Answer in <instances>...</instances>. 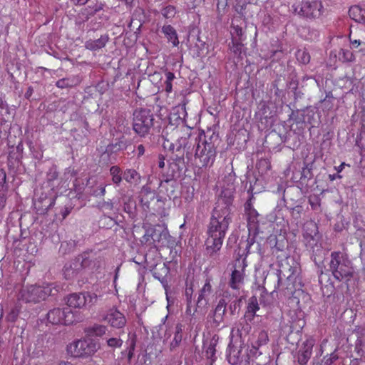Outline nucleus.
<instances>
[{
    "instance_id": "14",
    "label": "nucleus",
    "mask_w": 365,
    "mask_h": 365,
    "mask_svg": "<svg viewBox=\"0 0 365 365\" xmlns=\"http://www.w3.org/2000/svg\"><path fill=\"white\" fill-rule=\"evenodd\" d=\"M314 345V340L309 338L304 341L301 346L299 347V350L294 356L299 364L306 365L307 364L312 356Z\"/></svg>"
},
{
    "instance_id": "62",
    "label": "nucleus",
    "mask_w": 365,
    "mask_h": 365,
    "mask_svg": "<svg viewBox=\"0 0 365 365\" xmlns=\"http://www.w3.org/2000/svg\"><path fill=\"white\" fill-rule=\"evenodd\" d=\"M74 244L73 242H63L61 245L60 252L63 255L73 251Z\"/></svg>"
},
{
    "instance_id": "50",
    "label": "nucleus",
    "mask_w": 365,
    "mask_h": 365,
    "mask_svg": "<svg viewBox=\"0 0 365 365\" xmlns=\"http://www.w3.org/2000/svg\"><path fill=\"white\" fill-rule=\"evenodd\" d=\"M307 230L304 234V237L308 240L309 238V240L316 241V239L314 238L315 236L317 234V226L314 223H309L307 225Z\"/></svg>"
},
{
    "instance_id": "42",
    "label": "nucleus",
    "mask_w": 365,
    "mask_h": 365,
    "mask_svg": "<svg viewBox=\"0 0 365 365\" xmlns=\"http://www.w3.org/2000/svg\"><path fill=\"white\" fill-rule=\"evenodd\" d=\"M182 327L183 326L180 323L176 324L175 328V336L170 343V350L175 349L180 345L182 339Z\"/></svg>"
},
{
    "instance_id": "37",
    "label": "nucleus",
    "mask_w": 365,
    "mask_h": 365,
    "mask_svg": "<svg viewBox=\"0 0 365 365\" xmlns=\"http://www.w3.org/2000/svg\"><path fill=\"white\" fill-rule=\"evenodd\" d=\"M97 16L94 17V19H91L88 23V26H90L91 29L93 31H96L99 29L103 24L108 20V16H107L103 13L97 14Z\"/></svg>"
},
{
    "instance_id": "40",
    "label": "nucleus",
    "mask_w": 365,
    "mask_h": 365,
    "mask_svg": "<svg viewBox=\"0 0 365 365\" xmlns=\"http://www.w3.org/2000/svg\"><path fill=\"white\" fill-rule=\"evenodd\" d=\"M256 168L260 175H264L268 173L271 169V162L267 158H261L256 164Z\"/></svg>"
},
{
    "instance_id": "24",
    "label": "nucleus",
    "mask_w": 365,
    "mask_h": 365,
    "mask_svg": "<svg viewBox=\"0 0 365 365\" xmlns=\"http://www.w3.org/2000/svg\"><path fill=\"white\" fill-rule=\"evenodd\" d=\"M242 348L240 347V349L236 348H232L230 350V353L227 355V361L232 365H237L238 364H242L245 360L246 362L249 360V356L247 354H242Z\"/></svg>"
},
{
    "instance_id": "19",
    "label": "nucleus",
    "mask_w": 365,
    "mask_h": 365,
    "mask_svg": "<svg viewBox=\"0 0 365 365\" xmlns=\"http://www.w3.org/2000/svg\"><path fill=\"white\" fill-rule=\"evenodd\" d=\"M286 89L293 93L294 101L303 97V91L300 88L299 81L296 75H290L285 81Z\"/></svg>"
},
{
    "instance_id": "7",
    "label": "nucleus",
    "mask_w": 365,
    "mask_h": 365,
    "mask_svg": "<svg viewBox=\"0 0 365 365\" xmlns=\"http://www.w3.org/2000/svg\"><path fill=\"white\" fill-rule=\"evenodd\" d=\"M58 292V289L55 287H52V284L42 287L31 285L21 289L18 299L26 303H36L46 299L48 296H55Z\"/></svg>"
},
{
    "instance_id": "18",
    "label": "nucleus",
    "mask_w": 365,
    "mask_h": 365,
    "mask_svg": "<svg viewBox=\"0 0 365 365\" xmlns=\"http://www.w3.org/2000/svg\"><path fill=\"white\" fill-rule=\"evenodd\" d=\"M104 319L117 329L123 328L126 324L125 316L116 309H110Z\"/></svg>"
},
{
    "instance_id": "22",
    "label": "nucleus",
    "mask_w": 365,
    "mask_h": 365,
    "mask_svg": "<svg viewBox=\"0 0 365 365\" xmlns=\"http://www.w3.org/2000/svg\"><path fill=\"white\" fill-rule=\"evenodd\" d=\"M212 292V286L210 284V279H207L204 286L199 292V295L196 302L197 308H204L208 304V296L211 294Z\"/></svg>"
},
{
    "instance_id": "6",
    "label": "nucleus",
    "mask_w": 365,
    "mask_h": 365,
    "mask_svg": "<svg viewBox=\"0 0 365 365\" xmlns=\"http://www.w3.org/2000/svg\"><path fill=\"white\" fill-rule=\"evenodd\" d=\"M255 243V237H248L247 240H241L239 244L238 252L237 253L238 257L235 263V269L232 271L229 285L234 289H239L244 280V269L246 267L245 258L242 260L240 258L250 252L251 246Z\"/></svg>"
},
{
    "instance_id": "13",
    "label": "nucleus",
    "mask_w": 365,
    "mask_h": 365,
    "mask_svg": "<svg viewBox=\"0 0 365 365\" xmlns=\"http://www.w3.org/2000/svg\"><path fill=\"white\" fill-rule=\"evenodd\" d=\"M98 299L96 294L86 293H73L68 296L66 304L70 309L82 308L84 306H91L94 304Z\"/></svg>"
},
{
    "instance_id": "21",
    "label": "nucleus",
    "mask_w": 365,
    "mask_h": 365,
    "mask_svg": "<svg viewBox=\"0 0 365 365\" xmlns=\"http://www.w3.org/2000/svg\"><path fill=\"white\" fill-rule=\"evenodd\" d=\"M192 137L193 135L191 133H189L187 136H182L178 138L175 143L176 152H185L186 153V158L187 161H189L192 157V153L190 152V150L192 145L190 140Z\"/></svg>"
},
{
    "instance_id": "30",
    "label": "nucleus",
    "mask_w": 365,
    "mask_h": 365,
    "mask_svg": "<svg viewBox=\"0 0 365 365\" xmlns=\"http://www.w3.org/2000/svg\"><path fill=\"white\" fill-rule=\"evenodd\" d=\"M123 179L130 185H138L140 183L141 176L135 169H126L123 173Z\"/></svg>"
},
{
    "instance_id": "10",
    "label": "nucleus",
    "mask_w": 365,
    "mask_h": 365,
    "mask_svg": "<svg viewBox=\"0 0 365 365\" xmlns=\"http://www.w3.org/2000/svg\"><path fill=\"white\" fill-rule=\"evenodd\" d=\"M147 241L151 238L154 242H158L161 246L167 247H173L175 244V239L172 237L165 225H156L149 226L145 230V233L143 237Z\"/></svg>"
},
{
    "instance_id": "60",
    "label": "nucleus",
    "mask_w": 365,
    "mask_h": 365,
    "mask_svg": "<svg viewBox=\"0 0 365 365\" xmlns=\"http://www.w3.org/2000/svg\"><path fill=\"white\" fill-rule=\"evenodd\" d=\"M193 294V288H192V283H190V284H186V288L185 291V296L186 297L187 301V309L190 307L192 304V296Z\"/></svg>"
},
{
    "instance_id": "28",
    "label": "nucleus",
    "mask_w": 365,
    "mask_h": 365,
    "mask_svg": "<svg viewBox=\"0 0 365 365\" xmlns=\"http://www.w3.org/2000/svg\"><path fill=\"white\" fill-rule=\"evenodd\" d=\"M301 89L303 91V96L306 93H309L317 87H319L318 81L312 76H304L299 81Z\"/></svg>"
},
{
    "instance_id": "32",
    "label": "nucleus",
    "mask_w": 365,
    "mask_h": 365,
    "mask_svg": "<svg viewBox=\"0 0 365 365\" xmlns=\"http://www.w3.org/2000/svg\"><path fill=\"white\" fill-rule=\"evenodd\" d=\"M13 118V113L9 108L6 101L0 98V123L2 125L4 123L9 121Z\"/></svg>"
},
{
    "instance_id": "38",
    "label": "nucleus",
    "mask_w": 365,
    "mask_h": 365,
    "mask_svg": "<svg viewBox=\"0 0 365 365\" xmlns=\"http://www.w3.org/2000/svg\"><path fill=\"white\" fill-rule=\"evenodd\" d=\"M284 83H285V78L284 77L279 76L272 84V88L274 89V95L281 99L285 97L287 91L286 88L282 89L279 88L283 86Z\"/></svg>"
},
{
    "instance_id": "49",
    "label": "nucleus",
    "mask_w": 365,
    "mask_h": 365,
    "mask_svg": "<svg viewBox=\"0 0 365 365\" xmlns=\"http://www.w3.org/2000/svg\"><path fill=\"white\" fill-rule=\"evenodd\" d=\"M243 48L244 45L242 42L240 41H237L234 38L232 40L231 44H230L231 51L240 58H242L241 55L242 53Z\"/></svg>"
},
{
    "instance_id": "4",
    "label": "nucleus",
    "mask_w": 365,
    "mask_h": 365,
    "mask_svg": "<svg viewBox=\"0 0 365 365\" xmlns=\"http://www.w3.org/2000/svg\"><path fill=\"white\" fill-rule=\"evenodd\" d=\"M104 264V256L100 250H87L78 255L69 264L64 265L63 269L66 275L77 274L82 269L92 272L98 271Z\"/></svg>"
},
{
    "instance_id": "55",
    "label": "nucleus",
    "mask_w": 365,
    "mask_h": 365,
    "mask_svg": "<svg viewBox=\"0 0 365 365\" xmlns=\"http://www.w3.org/2000/svg\"><path fill=\"white\" fill-rule=\"evenodd\" d=\"M20 313V307L15 306L13 307L6 316V319L9 322H15L18 319L19 314Z\"/></svg>"
},
{
    "instance_id": "31",
    "label": "nucleus",
    "mask_w": 365,
    "mask_h": 365,
    "mask_svg": "<svg viewBox=\"0 0 365 365\" xmlns=\"http://www.w3.org/2000/svg\"><path fill=\"white\" fill-rule=\"evenodd\" d=\"M185 164H178L176 163H170L168 173L166 176L172 178L177 180L180 178L185 170Z\"/></svg>"
},
{
    "instance_id": "1",
    "label": "nucleus",
    "mask_w": 365,
    "mask_h": 365,
    "mask_svg": "<svg viewBox=\"0 0 365 365\" xmlns=\"http://www.w3.org/2000/svg\"><path fill=\"white\" fill-rule=\"evenodd\" d=\"M235 177L232 172L225 177L227 187H223L221 190L207 227V235L211 237L224 239L232 222L231 212L235 194Z\"/></svg>"
},
{
    "instance_id": "34",
    "label": "nucleus",
    "mask_w": 365,
    "mask_h": 365,
    "mask_svg": "<svg viewBox=\"0 0 365 365\" xmlns=\"http://www.w3.org/2000/svg\"><path fill=\"white\" fill-rule=\"evenodd\" d=\"M288 247V240H287L286 235L284 234L278 235V239L277 240L276 246L273 250L272 255H276L277 257H279L278 255L279 252H285V250Z\"/></svg>"
},
{
    "instance_id": "33",
    "label": "nucleus",
    "mask_w": 365,
    "mask_h": 365,
    "mask_svg": "<svg viewBox=\"0 0 365 365\" xmlns=\"http://www.w3.org/2000/svg\"><path fill=\"white\" fill-rule=\"evenodd\" d=\"M162 32L168 38V41L172 42L174 46H177L179 44L177 32L171 25L163 26L162 28Z\"/></svg>"
},
{
    "instance_id": "61",
    "label": "nucleus",
    "mask_w": 365,
    "mask_h": 365,
    "mask_svg": "<svg viewBox=\"0 0 365 365\" xmlns=\"http://www.w3.org/2000/svg\"><path fill=\"white\" fill-rule=\"evenodd\" d=\"M338 359V355L335 353V351H334L331 354L327 355L324 357L322 360L323 365H331Z\"/></svg>"
},
{
    "instance_id": "11",
    "label": "nucleus",
    "mask_w": 365,
    "mask_h": 365,
    "mask_svg": "<svg viewBox=\"0 0 365 365\" xmlns=\"http://www.w3.org/2000/svg\"><path fill=\"white\" fill-rule=\"evenodd\" d=\"M293 12L301 17L314 20L319 19L324 12V6L321 1H305L300 4L292 5Z\"/></svg>"
},
{
    "instance_id": "48",
    "label": "nucleus",
    "mask_w": 365,
    "mask_h": 365,
    "mask_svg": "<svg viewBox=\"0 0 365 365\" xmlns=\"http://www.w3.org/2000/svg\"><path fill=\"white\" fill-rule=\"evenodd\" d=\"M296 58L299 63L307 65L309 63L311 56L309 52L305 49H298L296 52Z\"/></svg>"
},
{
    "instance_id": "25",
    "label": "nucleus",
    "mask_w": 365,
    "mask_h": 365,
    "mask_svg": "<svg viewBox=\"0 0 365 365\" xmlns=\"http://www.w3.org/2000/svg\"><path fill=\"white\" fill-rule=\"evenodd\" d=\"M219 337L217 335L215 334L209 341L204 342V346L206 347L205 350V356L211 360V364L215 361L217 357L215 356L216 353V346L218 343Z\"/></svg>"
},
{
    "instance_id": "9",
    "label": "nucleus",
    "mask_w": 365,
    "mask_h": 365,
    "mask_svg": "<svg viewBox=\"0 0 365 365\" xmlns=\"http://www.w3.org/2000/svg\"><path fill=\"white\" fill-rule=\"evenodd\" d=\"M154 115L150 109L140 108L133 113V129L140 137L149 134L154 126Z\"/></svg>"
},
{
    "instance_id": "64",
    "label": "nucleus",
    "mask_w": 365,
    "mask_h": 365,
    "mask_svg": "<svg viewBox=\"0 0 365 365\" xmlns=\"http://www.w3.org/2000/svg\"><path fill=\"white\" fill-rule=\"evenodd\" d=\"M162 14L167 19L172 18L175 14V8L173 6H168L163 9Z\"/></svg>"
},
{
    "instance_id": "12",
    "label": "nucleus",
    "mask_w": 365,
    "mask_h": 365,
    "mask_svg": "<svg viewBox=\"0 0 365 365\" xmlns=\"http://www.w3.org/2000/svg\"><path fill=\"white\" fill-rule=\"evenodd\" d=\"M99 348L92 339L78 340L67 346V351L73 357H86L93 354Z\"/></svg>"
},
{
    "instance_id": "16",
    "label": "nucleus",
    "mask_w": 365,
    "mask_h": 365,
    "mask_svg": "<svg viewBox=\"0 0 365 365\" xmlns=\"http://www.w3.org/2000/svg\"><path fill=\"white\" fill-rule=\"evenodd\" d=\"M227 294L224 293L223 297L220 299L213 311L212 321L215 327L219 326L224 321V317L227 312Z\"/></svg>"
},
{
    "instance_id": "44",
    "label": "nucleus",
    "mask_w": 365,
    "mask_h": 365,
    "mask_svg": "<svg viewBox=\"0 0 365 365\" xmlns=\"http://www.w3.org/2000/svg\"><path fill=\"white\" fill-rule=\"evenodd\" d=\"M247 215V223H248V229L250 231L251 230H257V224H258V217L259 213L256 210H252L249 212L246 213Z\"/></svg>"
},
{
    "instance_id": "27",
    "label": "nucleus",
    "mask_w": 365,
    "mask_h": 365,
    "mask_svg": "<svg viewBox=\"0 0 365 365\" xmlns=\"http://www.w3.org/2000/svg\"><path fill=\"white\" fill-rule=\"evenodd\" d=\"M109 41L108 34L101 35V37L96 40L89 39L86 41L85 47L90 51H97L104 48Z\"/></svg>"
},
{
    "instance_id": "35",
    "label": "nucleus",
    "mask_w": 365,
    "mask_h": 365,
    "mask_svg": "<svg viewBox=\"0 0 365 365\" xmlns=\"http://www.w3.org/2000/svg\"><path fill=\"white\" fill-rule=\"evenodd\" d=\"M105 4L101 1H96V2L91 1V4L88 6L83 8L85 12H86L90 18L95 16L98 13L103 11Z\"/></svg>"
},
{
    "instance_id": "17",
    "label": "nucleus",
    "mask_w": 365,
    "mask_h": 365,
    "mask_svg": "<svg viewBox=\"0 0 365 365\" xmlns=\"http://www.w3.org/2000/svg\"><path fill=\"white\" fill-rule=\"evenodd\" d=\"M314 167V162L312 161L310 163L304 162V166L302 168V170L300 172V178L299 182L302 185H305L307 187H312L315 182H312V178L314 177L313 169Z\"/></svg>"
},
{
    "instance_id": "20",
    "label": "nucleus",
    "mask_w": 365,
    "mask_h": 365,
    "mask_svg": "<svg viewBox=\"0 0 365 365\" xmlns=\"http://www.w3.org/2000/svg\"><path fill=\"white\" fill-rule=\"evenodd\" d=\"M270 137L272 138H279L280 139L281 143H284L287 145V147L294 150L295 148H297L299 145V141L297 140L298 136L293 131L286 132L284 135H279L277 133H273L271 134Z\"/></svg>"
},
{
    "instance_id": "43",
    "label": "nucleus",
    "mask_w": 365,
    "mask_h": 365,
    "mask_svg": "<svg viewBox=\"0 0 365 365\" xmlns=\"http://www.w3.org/2000/svg\"><path fill=\"white\" fill-rule=\"evenodd\" d=\"M106 331L107 327L101 324H94L86 329V332L88 336H102L106 334Z\"/></svg>"
},
{
    "instance_id": "26",
    "label": "nucleus",
    "mask_w": 365,
    "mask_h": 365,
    "mask_svg": "<svg viewBox=\"0 0 365 365\" xmlns=\"http://www.w3.org/2000/svg\"><path fill=\"white\" fill-rule=\"evenodd\" d=\"M222 238L208 236L206 240V252L210 257L214 256L220 249L223 242Z\"/></svg>"
},
{
    "instance_id": "52",
    "label": "nucleus",
    "mask_w": 365,
    "mask_h": 365,
    "mask_svg": "<svg viewBox=\"0 0 365 365\" xmlns=\"http://www.w3.org/2000/svg\"><path fill=\"white\" fill-rule=\"evenodd\" d=\"M339 55V59L344 62H352L355 60L354 54L349 49H341Z\"/></svg>"
},
{
    "instance_id": "8",
    "label": "nucleus",
    "mask_w": 365,
    "mask_h": 365,
    "mask_svg": "<svg viewBox=\"0 0 365 365\" xmlns=\"http://www.w3.org/2000/svg\"><path fill=\"white\" fill-rule=\"evenodd\" d=\"M46 318L52 324L70 325L83 320L79 312H73L69 307L53 308L48 312Z\"/></svg>"
},
{
    "instance_id": "57",
    "label": "nucleus",
    "mask_w": 365,
    "mask_h": 365,
    "mask_svg": "<svg viewBox=\"0 0 365 365\" xmlns=\"http://www.w3.org/2000/svg\"><path fill=\"white\" fill-rule=\"evenodd\" d=\"M302 112L305 113L307 112L306 115L302 119V123H305L306 120L309 124L312 125V127L315 126V123H317L314 119V113L313 110H309L307 109L302 110Z\"/></svg>"
},
{
    "instance_id": "54",
    "label": "nucleus",
    "mask_w": 365,
    "mask_h": 365,
    "mask_svg": "<svg viewBox=\"0 0 365 365\" xmlns=\"http://www.w3.org/2000/svg\"><path fill=\"white\" fill-rule=\"evenodd\" d=\"M90 19L91 18L88 16V14L85 12L83 9H82L76 17L75 24L76 25L81 26Z\"/></svg>"
},
{
    "instance_id": "41",
    "label": "nucleus",
    "mask_w": 365,
    "mask_h": 365,
    "mask_svg": "<svg viewBox=\"0 0 365 365\" xmlns=\"http://www.w3.org/2000/svg\"><path fill=\"white\" fill-rule=\"evenodd\" d=\"M78 79L75 76L66 77L56 81V86L59 88H68L76 86Z\"/></svg>"
},
{
    "instance_id": "39",
    "label": "nucleus",
    "mask_w": 365,
    "mask_h": 365,
    "mask_svg": "<svg viewBox=\"0 0 365 365\" xmlns=\"http://www.w3.org/2000/svg\"><path fill=\"white\" fill-rule=\"evenodd\" d=\"M17 153H14L10 150L8 155L7 159V165L10 170H14L17 168L19 164L21 163L22 157L20 154H16Z\"/></svg>"
},
{
    "instance_id": "45",
    "label": "nucleus",
    "mask_w": 365,
    "mask_h": 365,
    "mask_svg": "<svg viewBox=\"0 0 365 365\" xmlns=\"http://www.w3.org/2000/svg\"><path fill=\"white\" fill-rule=\"evenodd\" d=\"M230 295L227 294V304H229L228 309L230 311V314L235 315L236 314H238L240 309V304L242 300V297L237 298V297H235L234 299L231 300L230 299Z\"/></svg>"
},
{
    "instance_id": "2",
    "label": "nucleus",
    "mask_w": 365,
    "mask_h": 365,
    "mask_svg": "<svg viewBox=\"0 0 365 365\" xmlns=\"http://www.w3.org/2000/svg\"><path fill=\"white\" fill-rule=\"evenodd\" d=\"M288 271L289 274L287 275L285 267L277 270V285L275 288L284 292L285 295L297 299L302 297L305 302L310 301L309 294L302 290L304 284L299 276L298 267H289Z\"/></svg>"
},
{
    "instance_id": "15",
    "label": "nucleus",
    "mask_w": 365,
    "mask_h": 365,
    "mask_svg": "<svg viewBox=\"0 0 365 365\" xmlns=\"http://www.w3.org/2000/svg\"><path fill=\"white\" fill-rule=\"evenodd\" d=\"M37 193H35V198L34 200V206L36 210V212L39 215H45L47 212L54 205L56 201V197H48L46 195L41 193V195L37 197Z\"/></svg>"
},
{
    "instance_id": "36",
    "label": "nucleus",
    "mask_w": 365,
    "mask_h": 365,
    "mask_svg": "<svg viewBox=\"0 0 365 365\" xmlns=\"http://www.w3.org/2000/svg\"><path fill=\"white\" fill-rule=\"evenodd\" d=\"M269 110V107L263 104L259 113L260 121L262 124L264 123L266 127L271 126L274 122L273 116L271 115V113H267Z\"/></svg>"
},
{
    "instance_id": "53",
    "label": "nucleus",
    "mask_w": 365,
    "mask_h": 365,
    "mask_svg": "<svg viewBox=\"0 0 365 365\" xmlns=\"http://www.w3.org/2000/svg\"><path fill=\"white\" fill-rule=\"evenodd\" d=\"M130 145V141L127 140L125 136L122 135L119 138L116 139V142L115 144H113V146L117 148L116 150H123Z\"/></svg>"
},
{
    "instance_id": "29",
    "label": "nucleus",
    "mask_w": 365,
    "mask_h": 365,
    "mask_svg": "<svg viewBox=\"0 0 365 365\" xmlns=\"http://www.w3.org/2000/svg\"><path fill=\"white\" fill-rule=\"evenodd\" d=\"M259 307L257 302V299L255 296L250 298L247 311L244 317L247 321H252L255 317L256 312L259 310Z\"/></svg>"
},
{
    "instance_id": "51",
    "label": "nucleus",
    "mask_w": 365,
    "mask_h": 365,
    "mask_svg": "<svg viewBox=\"0 0 365 365\" xmlns=\"http://www.w3.org/2000/svg\"><path fill=\"white\" fill-rule=\"evenodd\" d=\"M269 341L268 334L265 331H261L257 336V339L255 344L252 346V348L257 351L259 346L265 345Z\"/></svg>"
},
{
    "instance_id": "59",
    "label": "nucleus",
    "mask_w": 365,
    "mask_h": 365,
    "mask_svg": "<svg viewBox=\"0 0 365 365\" xmlns=\"http://www.w3.org/2000/svg\"><path fill=\"white\" fill-rule=\"evenodd\" d=\"M8 189L6 172L4 169H0V192H8Z\"/></svg>"
},
{
    "instance_id": "56",
    "label": "nucleus",
    "mask_w": 365,
    "mask_h": 365,
    "mask_svg": "<svg viewBox=\"0 0 365 365\" xmlns=\"http://www.w3.org/2000/svg\"><path fill=\"white\" fill-rule=\"evenodd\" d=\"M58 177L57 167L54 165L51 166L46 173V179L48 182H53Z\"/></svg>"
},
{
    "instance_id": "46",
    "label": "nucleus",
    "mask_w": 365,
    "mask_h": 365,
    "mask_svg": "<svg viewBox=\"0 0 365 365\" xmlns=\"http://www.w3.org/2000/svg\"><path fill=\"white\" fill-rule=\"evenodd\" d=\"M252 322V321H247L245 318L240 319L237 327V332L240 333V336H242L243 334L247 335L250 332L252 329L250 323Z\"/></svg>"
},
{
    "instance_id": "63",
    "label": "nucleus",
    "mask_w": 365,
    "mask_h": 365,
    "mask_svg": "<svg viewBox=\"0 0 365 365\" xmlns=\"http://www.w3.org/2000/svg\"><path fill=\"white\" fill-rule=\"evenodd\" d=\"M278 239V235H270L266 240V246L270 249L272 253L273 252V250L276 246L277 240Z\"/></svg>"
},
{
    "instance_id": "58",
    "label": "nucleus",
    "mask_w": 365,
    "mask_h": 365,
    "mask_svg": "<svg viewBox=\"0 0 365 365\" xmlns=\"http://www.w3.org/2000/svg\"><path fill=\"white\" fill-rule=\"evenodd\" d=\"M185 152L177 153L172 152L171 156V162L170 163H176L178 164H186L185 158H184Z\"/></svg>"
},
{
    "instance_id": "5",
    "label": "nucleus",
    "mask_w": 365,
    "mask_h": 365,
    "mask_svg": "<svg viewBox=\"0 0 365 365\" xmlns=\"http://www.w3.org/2000/svg\"><path fill=\"white\" fill-rule=\"evenodd\" d=\"M330 257L329 271L336 280L348 282L354 277L355 271L346 255L341 252H332Z\"/></svg>"
},
{
    "instance_id": "23",
    "label": "nucleus",
    "mask_w": 365,
    "mask_h": 365,
    "mask_svg": "<svg viewBox=\"0 0 365 365\" xmlns=\"http://www.w3.org/2000/svg\"><path fill=\"white\" fill-rule=\"evenodd\" d=\"M177 185V180L168 176H163V179L160 180V191H163L164 189L167 196H168L170 198L176 197L175 188Z\"/></svg>"
},
{
    "instance_id": "3",
    "label": "nucleus",
    "mask_w": 365,
    "mask_h": 365,
    "mask_svg": "<svg viewBox=\"0 0 365 365\" xmlns=\"http://www.w3.org/2000/svg\"><path fill=\"white\" fill-rule=\"evenodd\" d=\"M194 140L195 160H199L202 167L212 166L217 155L216 148L220 141L218 134L211 131L206 133L202 132L195 137Z\"/></svg>"
},
{
    "instance_id": "47",
    "label": "nucleus",
    "mask_w": 365,
    "mask_h": 365,
    "mask_svg": "<svg viewBox=\"0 0 365 365\" xmlns=\"http://www.w3.org/2000/svg\"><path fill=\"white\" fill-rule=\"evenodd\" d=\"M110 173L112 175L113 182L118 185L123 180V173L120 168L117 165H113L110 168Z\"/></svg>"
}]
</instances>
